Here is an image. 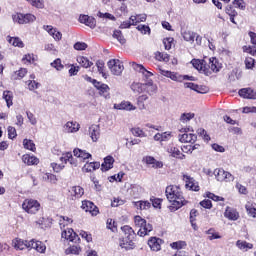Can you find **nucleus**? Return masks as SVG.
Wrapping results in <instances>:
<instances>
[{"mask_svg": "<svg viewBox=\"0 0 256 256\" xmlns=\"http://www.w3.org/2000/svg\"><path fill=\"white\" fill-rule=\"evenodd\" d=\"M131 133L134 137H147V134H145V131H143V129L139 127L132 128Z\"/></svg>", "mask_w": 256, "mask_h": 256, "instance_id": "052dcab7", "label": "nucleus"}, {"mask_svg": "<svg viewBox=\"0 0 256 256\" xmlns=\"http://www.w3.org/2000/svg\"><path fill=\"white\" fill-rule=\"evenodd\" d=\"M130 21H132V25H137L138 23H145V21H147V15L138 14L136 16H131Z\"/></svg>", "mask_w": 256, "mask_h": 256, "instance_id": "ea45409f", "label": "nucleus"}, {"mask_svg": "<svg viewBox=\"0 0 256 256\" xmlns=\"http://www.w3.org/2000/svg\"><path fill=\"white\" fill-rule=\"evenodd\" d=\"M101 167V163L99 162H86V164L83 166L82 171L85 173H91L93 171H97Z\"/></svg>", "mask_w": 256, "mask_h": 256, "instance_id": "7c9ffc66", "label": "nucleus"}, {"mask_svg": "<svg viewBox=\"0 0 256 256\" xmlns=\"http://www.w3.org/2000/svg\"><path fill=\"white\" fill-rule=\"evenodd\" d=\"M7 41L12 47H19V49H23L25 47V43L19 37H11L7 36Z\"/></svg>", "mask_w": 256, "mask_h": 256, "instance_id": "473e14b6", "label": "nucleus"}, {"mask_svg": "<svg viewBox=\"0 0 256 256\" xmlns=\"http://www.w3.org/2000/svg\"><path fill=\"white\" fill-rule=\"evenodd\" d=\"M77 63L81 65L84 69H89V67H93V62L89 60V58L85 56H78L77 57Z\"/></svg>", "mask_w": 256, "mask_h": 256, "instance_id": "4c0bfd02", "label": "nucleus"}, {"mask_svg": "<svg viewBox=\"0 0 256 256\" xmlns=\"http://www.w3.org/2000/svg\"><path fill=\"white\" fill-rule=\"evenodd\" d=\"M81 253V246L72 245L65 250L66 255H79Z\"/></svg>", "mask_w": 256, "mask_h": 256, "instance_id": "de8ad7c7", "label": "nucleus"}, {"mask_svg": "<svg viewBox=\"0 0 256 256\" xmlns=\"http://www.w3.org/2000/svg\"><path fill=\"white\" fill-rule=\"evenodd\" d=\"M245 209H246L247 214L249 215V217L256 218V208L252 203H247L245 205Z\"/></svg>", "mask_w": 256, "mask_h": 256, "instance_id": "5fc2aeb1", "label": "nucleus"}, {"mask_svg": "<svg viewBox=\"0 0 256 256\" xmlns=\"http://www.w3.org/2000/svg\"><path fill=\"white\" fill-rule=\"evenodd\" d=\"M165 241L157 236H152L148 239L147 245L150 247V250L154 253L161 251V245H163Z\"/></svg>", "mask_w": 256, "mask_h": 256, "instance_id": "9d476101", "label": "nucleus"}, {"mask_svg": "<svg viewBox=\"0 0 256 256\" xmlns=\"http://www.w3.org/2000/svg\"><path fill=\"white\" fill-rule=\"evenodd\" d=\"M244 63L246 69H253L255 67V59L252 57H246Z\"/></svg>", "mask_w": 256, "mask_h": 256, "instance_id": "774afa93", "label": "nucleus"}, {"mask_svg": "<svg viewBox=\"0 0 256 256\" xmlns=\"http://www.w3.org/2000/svg\"><path fill=\"white\" fill-rule=\"evenodd\" d=\"M22 209L28 215H37L41 211V203L33 198H26L22 203Z\"/></svg>", "mask_w": 256, "mask_h": 256, "instance_id": "7ed1b4c3", "label": "nucleus"}, {"mask_svg": "<svg viewBox=\"0 0 256 256\" xmlns=\"http://www.w3.org/2000/svg\"><path fill=\"white\" fill-rule=\"evenodd\" d=\"M214 175L217 179V181L220 182H225V183H231L233 181H235V176H233V174H231L228 171H225L222 168H218L214 170Z\"/></svg>", "mask_w": 256, "mask_h": 256, "instance_id": "0eeeda50", "label": "nucleus"}, {"mask_svg": "<svg viewBox=\"0 0 256 256\" xmlns=\"http://www.w3.org/2000/svg\"><path fill=\"white\" fill-rule=\"evenodd\" d=\"M238 95L242 97V99H256V91L253 88H242L238 91Z\"/></svg>", "mask_w": 256, "mask_h": 256, "instance_id": "412c9836", "label": "nucleus"}, {"mask_svg": "<svg viewBox=\"0 0 256 256\" xmlns=\"http://www.w3.org/2000/svg\"><path fill=\"white\" fill-rule=\"evenodd\" d=\"M168 153H170L171 157H174L175 159H185V154L181 153V150L175 146H171L168 149Z\"/></svg>", "mask_w": 256, "mask_h": 256, "instance_id": "e433bc0d", "label": "nucleus"}, {"mask_svg": "<svg viewBox=\"0 0 256 256\" xmlns=\"http://www.w3.org/2000/svg\"><path fill=\"white\" fill-rule=\"evenodd\" d=\"M174 41H175V39H173V37H168V38L163 39V44H164V48L166 49V51H169L171 49V47H173Z\"/></svg>", "mask_w": 256, "mask_h": 256, "instance_id": "338daca9", "label": "nucleus"}, {"mask_svg": "<svg viewBox=\"0 0 256 256\" xmlns=\"http://www.w3.org/2000/svg\"><path fill=\"white\" fill-rule=\"evenodd\" d=\"M3 99L6 101L7 107H12L13 105V93L9 90L3 92Z\"/></svg>", "mask_w": 256, "mask_h": 256, "instance_id": "a18cd8bd", "label": "nucleus"}, {"mask_svg": "<svg viewBox=\"0 0 256 256\" xmlns=\"http://www.w3.org/2000/svg\"><path fill=\"white\" fill-rule=\"evenodd\" d=\"M22 161L28 166L39 165V158H37L35 155L24 154L22 156Z\"/></svg>", "mask_w": 256, "mask_h": 256, "instance_id": "bb28decb", "label": "nucleus"}, {"mask_svg": "<svg viewBox=\"0 0 256 256\" xmlns=\"http://www.w3.org/2000/svg\"><path fill=\"white\" fill-rule=\"evenodd\" d=\"M35 61H37V56H35V54L33 53L25 54L22 58V62L24 63V65H31V63H35Z\"/></svg>", "mask_w": 256, "mask_h": 256, "instance_id": "c03bdc74", "label": "nucleus"}, {"mask_svg": "<svg viewBox=\"0 0 256 256\" xmlns=\"http://www.w3.org/2000/svg\"><path fill=\"white\" fill-rule=\"evenodd\" d=\"M206 235H208L209 241L221 239V235L219 234V232L215 231V228H210L209 230H207Z\"/></svg>", "mask_w": 256, "mask_h": 256, "instance_id": "09e8293b", "label": "nucleus"}, {"mask_svg": "<svg viewBox=\"0 0 256 256\" xmlns=\"http://www.w3.org/2000/svg\"><path fill=\"white\" fill-rule=\"evenodd\" d=\"M107 65L112 75H121L125 69L123 62L119 59H111L108 61Z\"/></svg>", "mask_w": 256, "mask_h": 256, "instance_id": "6e6552de", "label": "nucleus"}, {"mask_svg": "<svg viewBox=\"0 0 256 256\" xmlns=\"http://www.w3.org/2000/svg\"><path fill=\"white\" fill-rule=\"evenodd\" d=\"M236 247L241 251H249V249H253V244L248 243L247 241L238 240L236 242Z\"/></svg>", "mask_w": 256, "mask_h": 256, "instance_id": "a19ab883", "label": "nucleus"}, {"mask_svg": "<svg viewBox=\"0 0 256 256\" xmlns=\"http://www.w3.org/2000/svg\"><path fill=\"white\" fill-rule=\"evenodd\" d=\"M131 89L132 91H134V93H143V91H145V89L147 90L148 93H150V91H157V85L153 84V80H148L147 83H133L131 85Z\"/></svg>", "mask_w": 256, "mask_h": 256, "instance_id": "423d86ee", "label": "nucleus"}, {"mask_svg": "<svg viewBox=\"0 0 256 256\" xmlns=\"http://www.w3.org/2000/svg\"><path fill=\"white\" fill-rule=\"evenodd\" d=\"M89 135L94 143H96V141H99V137H101V129L99 128V126L92 125L89 128Z\"/></svg>", "mask_w": 256, "mask_h": 256, "instance_id": "cd10ccee", "label": "nucleus"}, {"mask_svg": "<svg viewBox=\"0 0 256 256\" xmlns=\"http://www.w3.org/2000/svg\"><path fill=\"white\" fill-rule=\"evenodd\" d=\"M134 225L139 229L137 232L139 237H147L153 231V225L139 215L134 216Z\"/></svg>", "mask_w": 256, "mask_h": 256, "instance_id": "f03ea898", "label": "nucleus"}, {"mask_svg": "<svg viewBox=\"0 0 256 256\" xmlns=\"http://www.w3.org/2000/svg\"><path fill=\"white\" fill-rule=\"evenodd\" d=\"M62 238L66 239L67 241H71L72 243H79L81 241L79 235H77V233H75L72 228H67L66 230H63Z\"/></svg>", "mask_w": 256, "mask_h": 256, "instance_id": "9b49d317", "label": "nucleus"}, {"mask_svg": "<svg viewBox=\"0 0 256 256\" xmlns=\"http://www.w3.org/2000/svg\"><path fill=\"white\" fill-rule=\"evenodd\" d=\"M160 73H161V75H163L164 77H168L172 81H181V79H182V77L179 76V74H177L175 72H171L169 70H160Z\"/></svg>", "mask_w": 256, "mask_h": 256, "instance_id": "c9c22d12", "label": "nucleus"}, {"mask_svg": "<svg viewBox=\"0 0 256 256\" xmlns=\"http://www.w3.org/2000/svg\"><path fill=\"white\" fill-rule=\"evenodd\" d=\"M115 163V159L113 156H107L104 158V162L101 165L102 171H109V169H113V164Z\"/></svg>", "mask_w": 256, "mask_h": 256, "instance_id": "72a5a7b5", "label": "nucleus"}, {"mask_svg": "<svg viewBox=\"0 0 256 256\" xmlns=\"http://www.w3.org/2000/svg\"><path fill=\"white\" fill-rule=\"evenodd\" d=\"M12 20L18 25H29V23H35L37 17L31 13L23 14L21 12H16L12 15Z\"/></svg>", "mask_w": 256, "mask_h": 256, "instance_id": "39448f33", "label": "nucleus"}, {"mask_svg": "<svg viewBox=\"0 0 256 256\" xmlns=\"http://www.w3.org/2000/svg\"><path fill=\"white\" fill-rule=\"evenodd\" d=\"M134 203V207H136V209H139V211H143L146 209H151V203L149 201H137V202H133Z\"/></svg>", "mask_w": 256, "mask_h": 256, "instance_id": "37998d69", "label": "nucleus"}, {"mask_svg": "<svg viewBox=\"0 0 256 256\" xmlns=\"http://www.w3.org/2000/svg\"><path fill=\"white\" fill-rule=\"evenodd\" d=\"M51 67H53L54 69H56V71H63V69L65 68V66L63 65V63H61V58L55 59V60L51 63Z\"/></svg>", "mask_w": 256, "mask_h": 256, "instance_id": "13d9d810", "label": "nucleus"}, {"mask_svg": "<svg viewBox=\"0 0 256 256\" xmlns=\"http://www.w3.org/2000/svg\"><path fill=\"white\" fill-rule=\"evenodd\" d=\"M65 127L68 133H77L79 131V123L77 122H67Z\"/></svg>", "mask_w": 256, "mask_h": 256, "instance_id": "49530a36", "label": "nucleus"}, {"mask_svg": "<svg viewBox=\"0 0 256 256\" xmlns=\"http://www.w3.org/2000/svg\"><path fill=\"white\" fill-rule=\"evenodd\" d=\"M130 65L131 67H133L134 71L141 73L143 77H145V79H149L150 77H153V72L144 68L142 64H137V62H131Z\"/></svg>", "mask_w": 256, "mask_h": 256, "instance_id": "a211bd4d", "label": "nucleus"}, {"mask_svg": "<svg viewBox=\"0 0 256 256\" xmlns=\"http://www.w3.org/2000/svg\"><path fill=\"white\" fill-rule=\"evenodd\" d=\"M60 161L65 165H67V163H70L72 167H77V159L73 158V153L71 152L62 153V156L60 157Z\"/></svg>", "mask_w": 256, "mask_h": 256, "instance_id": "aec40b11", "label": "nucleus"}, {"mask_svg": "<svg viewBox=\"0 0 256 256\" xmlns=\"http://www.w3.org/2000/svg\"><path fill=\"white\" fill-rule=\"evenodd\" d=\"M23 147H24V149H27L28 151H32L33 153H35L37 151L35 142H33V140H31V139L25 138L23 140Z\"/></svg>", "mask_w": 256, "mask_h": 256, "instance_id": "58836bf2", "label": "nucleus"}, {"mask_svg": "<svg viewBox=\"0 0 256 256\" xmlns=\"http://www.w3.org/2000/svg\"><path fill=\"white\" fill-rule=\"evenodd\" d=\"M96 67L100 75H102L104 79H107V73H105V62L103 60L96 61Z\"/></svg>", "mask_w": 256, "mask_h": 256, "instance_id": "8fccbe9b", "label": "nucleus"}, {"mask_svg": "<svg viewBox=\"0 0 256 256\" xmlns=\"http://www.w3.org/2000/svg\"><path fill=\"white\" fill-rule=\"evenodd\" d=\"M137 31H140L142 35H151V28L145 24H140L136 27Z\"/></svg>", "mask_w": 256, "mask_h": 256, "instance_id": "bf43d9fd", "label": "nucleus"}, {"mask_svg": "<svg viewBox=\"0 0 256 256\" xmlns=\"http://www.w3.org/2000/svg\"><path fill=\"white\" fill-rule=\"evenodd\" d=\"M121 231L124 235V239H132L135 240V237H137V234L135 233V230L133 229V227L129 226V225H124L121 227Z\"/></svg>", "mask_w": 256, "mask_h": 256, "instance_id": "4be33fe9", "label": "nucleus"}, {"mask_svg": "<svg viewBox=\"0 0 256 256\" xmlns=\"http://www.w3.org/2000/svg\"><path fill=\"white\" fill-rule=\"evenodd\" d=\"M26 85L29 91H35V89H39V87H41V84L35 80L26 81Z\"/></svg>", "mask_w": 256, "mask_h": 256, "instance_id": "4d7b16f0", "label": "nucleus"}, {"mask_svg": "<svg viewBox=\"0 0 256 256\" xmlns=\"http://www.w3.org/2000/svg\"><path fill=\"white\" fill-rule=\"evenodd\" d=\"M94 87L97 89L99 95L102 97H105V99L109 98V91H111V88H109V85L105 83H101L99 81H94Z\"/></svg>", "mask_w": 256, "mask_h": 256, "instance_id": "ddd939ff", "label": "nucleus"}, {"mask_svg": "<svg viewBox=\"0 0 256 256\" xmlns=\"http://www.w3.org/2000/svg\"><path fill=\"white\" fill-rule=\"evenodd\" d=\"M143 162L146 163V165H150L152 169H163V163L153 156L144 157Z\"/></svg>", "mask_w": 256, "mask_h": 256, "instance_id": "6ab92c4d", "label": "nucleus"}, {"mask_svg": "<svg viewBox=\"0 0 256 256\" xmlns=\"http://www.w3.org/2000/svg\"><path fill=\"white\" fill-rule=\"evenodd\" d=\"M182 35H183L184 41H188L189 43H193L195 41V37H196L195 32L184 31Z\"/></svg>", "mask_w": 256, "mask_h": 256, "instance_id": "603ef678", "label": "nucleus"}, {"mask_svg": "<svg viewBox=\"0 0 256 256\" xmlns=\"http://www.w3.org/2000/svg\"><path fill=\"white\" fill-rule=\"evenodd\" d=\"M223 69V64L219 62V59L215 57L209 58V62H206V68L204 69V75L211 77L213 73H219Z\"/></svg>", "mask_w": 256, "mask_h": 256, "instance_id": "20e7f679", "label": "nucleus"}, {"mask_svg": "<svg viewBox=\"0 0 256 256\" xmlns=\"http://www.w3.org/2000/svg\"><path fill=\"white\" fill-rule=\"evenodd\" d=\"M166 199L171 203L169 206V210L174 212L181 209L184 205H187L189 201L185 200L183 197V191H181V187L177 185H169L165 189Z\"/></svg>", "mask_w": 256, "mask_h": 256, "instance_id": "f257e3e1", "label": "nucleus"}, {"mask_svg": "<svg viewBox=\"0 0 256 256\" xmlns=\"http://www.w3.org/2000/svg\"><path fill=\"white\" fill-rule=\"evenodd\" d=\"M113 37L114 39H117L121 45H125V43H127V40L125 39V36H123V32H121V30H115Z\"/></svg>", "mask_w": 256, "mask_h": 256, "instance_id": "3c124183", "label": "nucleus"}, {"mask_svg": "<svg viewBox=\"0 0 256 256\" xmlns=\"http://www.w3.org/2000/svg\"><path fill=\"white\" fill-rule=\"evenodd\" d=\"M183 181L186 183V188L190 189V191H199L201 187H199V182L195 181V179L187 174L183 175Z\"/></svg>", "mask_w": 256, "mask_h": 256, "instance_id": "4468645a", "label": "nucleus"}, {"mask_svg": "<svg viewBox=\"0 0 256 256\" xmlns=\"http://www.w3.org/2000/svg\"><path fill=\"white\" fill-rule=\"evenodd\" d=\"M74 157H77V159H80L81 161L85 162L87 159H91L92 155L89 152H86L85 150H82L80 148H75L73 150Z\"/></svg>", "mask_w": 256, "mask_h": 256, "instance_id": "5701e85b", "label": "nucleus"}, {"mask_svg": "<svg viewBox=\"0 0 256 256\" xmlns=\"http://www.w3.org/2000/svg\"><path fill=\"white\" fill-rule=\"evenodd\" d=\"M28 249H35L38 253H45L47 246L42 241L32 239L28 242Z\"/></svg>", "mask_w": 256, "mask_h": 256, "instance_id": "2eb2a0df", "label": "nucleus"}, {"mask_svg": "<svg viewBox=\"0 0 256 256\" xmlns=\"http://www.w3.org/2000/svg\"><path fill=\"white\" fill-rule=\"evenodd\" d=\"M206 63L207 61L201 60V59H192L191 64L193 65L194 68L197 69V71H200V73H205L206 69Z\"/></svg>", "mask_w": 256, "mask_h": 256, "instance_id": "c85d7f7f", "label": "nucleus"}, {"mask_svg": "<svg viewBox=\"0 0 256 256\" xmlns=\"http://www.w3.org/2000/svg\"><path fill=\"white\" fill-rule=\"evenodd\" d=\"M81 209L86 213H90L92 217H97V214L99 213V207H97V205L90 200H83Z\"/></svg>", "mask_w": 256, "mask_h": 256, "instance_id": "1a4fd4ad", "label": "nucleus"}, {"mask_svg": "<svg viewBox=\"0 0 256 256\" xmlns=\"http://www.w3.org/2000/svg\"><path fill=\"white\" fill-rule=\"evenodd\" d=\"M224 216L226 217V219H229L230 221H237V219H239V212H237L235 208L227 206L224 212Z\"/></svg>", "mask_w": 256, "mask_h": 256, "instance_id": "a878e982", "label": "nucleus"}, {"mask_svg": "<svg viewBox=\"0 0 256 256\" xmlns=\"http://www.w3.org/2000/svg\"><path fill=\"white\" fill-rule=\"evenodd\" d=\"M115 109L123 111H135L136 107L132 105L129 101H123L120 104L114 105Z\"/></svg>", "mask_w": 256, "mask_h": 256, "instance_id": "2f4dec72", "label": "nucleus"}, {"mask_svg": "<svg viewBox=\"0 0 256 256\" xmlns=\"http://www.w3.org/2000/svg\"><path fill=\"white\" fill-rule=\"evenodd\" d=\"M26 1L36 9H45V1L43 0H26Z\"/></svg>", "mask_w": 256, "mask_h": 256, "instance_id": "864d4df0", "label": "nucleus"}, {"mask_svg": "<svg viewBox=\"0 0 256 256\" xmlns=\"http://www.w3.org/2000/svg\"><path fill=\"white\" fill-rule=\"evenodd\" d=\"M43 29L44 31H47L51 37H53L54 41H61V39H63V34L52 25H44Z\"/></svg>", "mask_w": 256, "mask_h": 256, "instance_id": "dca6fc26", "label": "nucleus"}, {"mask_svg": "<svg viewBox=\"0 0 256 256\" xmlns=\"http://www.w3.org/2000/svg\"><path fill=\"white\" fill-rule=\"evenodd\" d=\"M12 247L19 251H23V249H29V241L21 240V238H15L12 240Z\"/></svg>", "mask_w": 256, "mask_h": 256, "instance_id": "b1692460", "label": "nucleus"}, {"mask_svg": "<svg viewBox=\"0 0 256 256\" xmlns=\"http://www.w3.org/2000/svg\"><path fill=\"white\" fill-rule=\"evenodd\" d=\"M135 240L128 239V238H120L119 239V247L124 249V251H133L137 245H135Z\"/></svg>", "mask_w": 256, "mask_h": 256, "instance_id": "f3484780", "label": "nucleus"}, {"mask_svg": "<svg viewBox=\"0 0 256 256\" xmlns=\"http://www.w3.org/2000/svg\"><path fill=\"white\" fill-rule=\"evenodd\" d=\"M70 193L73 200L81 199L82 195H85V190L81 186H73Z\"/></svg>", "mask_w": 256, "mask_h": 256, "instance_id": "c756f323", "label": "nucleus"}, {"mask_svg": "<svg viewBox=\"0 0 256 256\" xmlns=\"http://www.w3.org/2000/svg\"><path fill=\"white\" fill-rule=\"evenodd\" d=\"M147 99H149V96H147V95H141L138 97L137 105H138L139 109H141V110L145 109V101H147Z\"/></svg>", "mask_w": 256, "mask_h": 256, "instance_id": "e2e57ef3", "label": "nucleus"}, {"mask_svg": "<svg viewBox=\"0 0 256 256\" xmlns=\"http://www.w3.org/2000/svg\"><path fill=\"white\" fill-rule=\"evenodd\" d=\"M28 72L29 71L27 70V68H20L12 74L13 81H21V79H23Z\"/></svg>", "mask_w": 256, "mask_h": 256, "instance_id": "f704fd0d", "label": "nucleus"}, {"mask_svg": "<svg viewBox=\"0 0 256 256\" xmlns=\"http://www.w3.org/2000/svg\"><path fill=\"white\" fill-rule=\"evenodd\" d=\"M155 59L156 61H160L162 63H169L170 60V56L169 54L165 53V52H155Z\"/></svg>", "mask_w": 256, "mask_h": 256, "instance_id": "79ce46f5", "label": "nucleus"}, {"mask_svg": "<svg viewBox=\"0 0 256 256\" xmlns=\"http://www.w3.org/2000/svg\"><path fill=\"white\" fill-rule=\"evenodd\" d=\"M180 143H195L197 141V136L193 133H184L178 136Z\"/></svg>", "mask_w": 256, "mask_h": 256, "instance_id": "393cba45", "label": "nucleus"}, {"mask_svg": "<svg viewBox=\"0 0 256 256\" xmlns=\"http://www.w3.org/2000/svg\"><path fill=\"white\" fill-rule=\"evenodd\" d=\"M150 201L155 209H161V203H163V199L152 196L150 198Z\"/></svg>", "mask_w": 256, "mask_h": 256, "instance_id": "69168bd1", "label": "nucleus"}, {"mask_svg": "<svg viewBox=\"0 0 256 256\" xmlns=\"http://www.w3.org/2000/svg\"><path fill=\"white\" fill-rule=\"evenodd\" d=\"M170 247L172 249H184V247H187V242L185 241H176L170 244Z\"/></svg>", "mask_w": 256, "mask_h": 256, "instance_id": "0e129e2a", "label": "nucleus"}, {"mask_svg": "<svg viewBox=\"0 0 256 256\" xmlns=\"http://www.w3.org/2000/svg\"><path fill=\"white\" fill-rule=\"evenodd\" d=\"M205 197H207V199H211L212 201H216V202L225 201V198L221 196H217L213 192H206Z\"/></svg>", "mask_w": 256, "mask_h": 256, "instance_id": "680f3d73", "label": "nucleus"}, {"mask_svg": "<svg viewBox=\"0 0 256 256\" xmlns=\"http://www.w3.org/2000/svg\"><path fill=\"white\" fill-rule=\"evenodd\" d=\"M106 227L107 229H110L112 233H117V222H115V220L111 218L107 219Z\"/></svg>", "mask_w": 256, "mask_h": 256, "instance_id": "6e6d98bb", "label": "nucleus"}, {"mask_svg": "<svg viewBox=\"0 0 256 256\" xmlns=\"http://www.w3.org/2000/svg\"><path fill=\"white\" fill-rule=\"evenodd\" d=\"M79 23L90 27V29H95L97 27V20L93 16L81 14L78 19Z\"/></svg>", "mask_w": 256, "mask_h": 256, "instance_id": "f8f14e48", "label": "nucleus"}]
</instances>
